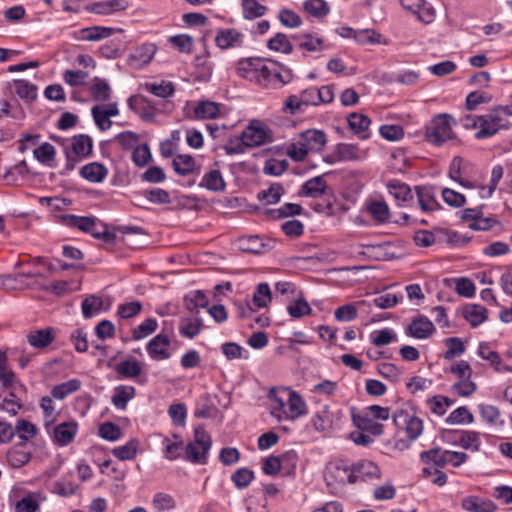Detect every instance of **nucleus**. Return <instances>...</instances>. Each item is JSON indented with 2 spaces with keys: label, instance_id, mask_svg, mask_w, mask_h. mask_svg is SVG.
<instances>
[{
  "label": "nucleus",
  "instance_id": "obj_1",
  "mask_svg": "<svg viewBox=\"0 0 512 512\" xmlns=\"http://www.w3.org/2000/svg\"><path fill=\"white\" fill-rule=\"evenodd\" d=\"M269 396L273 401L271 415L278 421L295 420L305 413L306 405L294 391L285 389L280 395H277L272 389Z\"/></svg>",
  "mask_w": 512,
  "mask_h": 512
},
{
  "label": "nucleus",
  "instance_id": "obj_2",
  "mask_svg": "<svg viewBox=\"0 0 512 512\" xmlns=\"http://www.w3.org/2000/svg\"><path fill=\"white\" fill-rule=\"evenodd\" d=\"M326 141L323 131L309 129L300 133L298 140L289 145L287 154L295 161H303L310 151H320Z\"/></svg>",
  "mask_w": 512,
  "mask_h": 512
},
{
  "label": "nucleus",
  "instance_id": "obj_3",
  "mask_svg": "<svg viewBox=\"0 0 512 512\" xmlns=\"http://www.w3.org/2000/svg\"><path fill=\"white\" fill-rule=\"evenodd\" d=\"M512 115L508 106H499L490 113L478 116V131L475 133L477 139L492 137L500 129L507 128L506 117Z\"/></svg>",
  "mask_w": 512,
  "mask_h": 512
},
{
  "label": "nucleus",
  "instance_id": "obj_4",
  "mask_svg": "<svg viewBox=\"0 0 512 512\" xmlns=\"http://www.w3.org/2000/svg\"><path fill=\"white\" fill-rule=\"evenodd\" d=\"M211 445L212 439L210 435L203 427L198 426L194 432V440L186 445V460L191 463H206Z\"/></svg>",
  "mask_w": 512,
  "mask_h": 512
},
{
  "label": "nucleus",
  "instance_id": "obj_5",
  "mask_svg": "<svg viewBox=\"0 0 512 512\" xmlns=\"http://www.w3.org/2000/svg\"><path fill=\"white\" fill-rule=\"evenodd\" d=\"M453 118L447 114L436 116L426 127L425 136L428 142L437 146L453 138Z\"/></svg>",
  "mask_w": 512,
  "mask_h": 512
},
{
  "label": "nucleus",
  "instance_id": "obj_6",
  "mask_svg": "<svg viewBox=\"0 0 512 512\" xmlns=\"http://www.w3.org/2000/svg\"><path fill=\"white\" fill-rule=\"evenodd\" d=\"M392 419L397 428L405 430L410 441L416 440L423 432V421L408 411L398 410L394 413Z\"/></svg>",
  "mask_w": 512,
  "mask_h": 512
},
{
  "label": "nucleus",
  "instance_id": "obj_7",
  "mask_svg": "<svg viewBox=\"0 0 512 512\" xmlns=\"http://www.w3.org/2000/svg\"><path fill=\"white\" fill-rule=\"evenodd\" d=\"M240 137L247 147H255L272 142V131L260 121H252Z\"/></svg>",
  "mask_w": 512,
  "mask_h": 512
},
{
  "label": "nucleus",
  "instance_id": "obj_8",
  "mask_svg": "<svg viewBox=\"0 0 512 512\" xmlns=\"http://www.w3.org/2000/svg\"><path fill=\"white\" fill-rule=\"evenodd\" d=\"M239 76L263 86L267 66L260 59H245L238 62Z\"/></svg>",
  "mask_w": 512,
  "mask_h": 512
},
{
  "label": "nucleus",
  "instance_id": "obj_9",
  "mask_svg": "<svg viewBox=\"0 0 512 512\" xmlns=\"http://www.w3.org/2000/svg\"><path fill=\"white\" fill-rule=\"evenodd\" d=\"M63 223L68 227H75L80 229L81 231L90 233L93 237L97 239L108 238L109 233L107 231H97L96 227V219L92 216H77V215H63L62 216Z\"/></svg>",
  "mask_w": 512,
  "mask_h": 512
},
{
  "label": "nucleus",
  "instance_id": "obj_10",
  "mask_svg": "<svg viewBox=\"0 0 512 512\" xmlns=\"http://www.w3.org/2000/svg\"><path fill=\"white\" fill-rule=\"evenodd\" d=\"M366 157V152L359 149L356 145L350 143H340L336 145L332 154L325 160L330 164L344 161H359Z\"/></svg>",
  "mask_w": 512,
  "mask_h": 512
},
{
  "label": "nucleus",
  "instance_id": "obj_11",
  "mask_svg": "<svg viewBox=\"0 0 512 512\" xmlns=\"http://www.w3.org/2000/svg\"><path fill=\"white\" fill-rule=\"evenodd\" d=\"M351 474H353V467L349 468L344 460H337L328 467L325 479L328 485H331L332 482L353 484Z\"/></svg>",
  "mask_w": 512,
  "mask_h": 512
},
{
  "label": "nucleus",
  "instance_id": "obj_12",
  "mask_svg": "<svg viewBox=\"0 0 512 512\" xmlns=\"http://www.w3.org/2000/svg\"><path fill=\"white\" fill-rule=\"evenodd\" d=\"M380 469L372 461L361 460L353 465L352 481L353 484L358 481H367L380 478Z\"/></svg>",
  "mask_w": 512,
  "mask_h": 512
},
{
  "label": "nucleus",
  "instance_id": "obj_13",
  "mask_svg": "<svg viewBox=\"0 0 512 512\" xmlns=\"http://www.w3.org/2000/svg\"><path fill=\"white\" fill-rule=\"evenodd\" d=\"M169 346L170 338L168 335L160 333L149 341L146 349L152 359L165 360L170 357Z\"/></svg>",
  "mask_w": 512,
  "mask_h": 512
},
{
  "label": "nucleus",
  "instance_id": "obj_14",
  "mask_svg": "<svg viewBox=\"0 0 512 512\" xmlns=\"http://www.w3.org/2000/svg\"><path fill=\"white\" fill-rule=\"evenodd\" d=\"M78 432V423L75 421L63 422L55 426L53 431L54 441L59 446L70 444Z\"/></svg>",
  "mask_w": 512,
  "mask_h": 512
},
{
  "label": "nucleus",
  "instance_id": "obj_15",
  "mask_svg": "<svg viewBox=\"0 0 512 512\" xmlns=\"http://www.w3.org/2000/svg\"><path fill=\"white\" fill-rule=\"evenodd\" d=\"M156 52V46L151 43H145L138 47L134 53L129 56V65L134 68H142L151 62Z\"/></svg>",
  "mask_w": 512,
  "mask_h": 512
},
{
  "label": "nucleus",
  "instance_id": "obj_16",
  "mask_svg": "<svg viewBox=\"0 0 512 512\" xmlns=\"http://www.w3.org/2000/svg\"><path fill=\"white\" fill-rule=\"evenodd\" d=\"M128 5L127 0H105L91 4L87 9L95 14L109 15L114 12L126 10Z\"/></svg>",
  "mask_w": 512,
  "mask_h": 512
},
{
  "label": "nucleus",
  "instance_id": "obj_17",
  "mask_svg": "<svg viewBox=\"0 0 512 512\" xmlns=\"http://www.w3.org/2000/svg\"><path fill=\"white\" fill-rule=\"evenodd\" d=\"M215 41L221 49L236 48L242 45L243 35L236 29H223L218 32Z\"/></svg>",
  "mask_w": 512,
  "mask_h": 512
},
{
  "label": "nucleus",
  "instance_id": "obj_18",
  "mask_svg": "<svg viewBox=\"0 0 512 512\" xmlns=\"http://www.w3.org/2000/svg\"><path fill=\"white\" fill-rule=\"evenodd\" d=\"M416 194L420 208L424 212H431L440 208V205L435 198V192L433 187L418 186L416 187Z\"/></svg>",
  "mask_w": 512,
  "mask_h": 512
},
{
  "label": "nucleus",
  "instance_id": "obj_19",
  "mask_svg": "<svg viewBox=\"0 0 512 512\" xmlns=\"http://www.w3.org/2000/svg\"><path fill=\"white\" fill-rule=\"evenodd\" d=\"M55 339V332L53 328H44L35 331H31L27 335V342L30 346L43 349L50 345Z\"/></svg>",
  "mask_w": 512,
  "mask_h": 512
},
{
  "label": "nucleus",
  "instance_id": "obj_20",
  "mask_svg": "<svg viewBox=\"0 0 512 512\" xmlns=\"http://www.w3.org/2000/svg\"><path fill=\"white\" fill-rule=\"evenodd\" d=\"M115 371L119 378L137 379L142 373V365L138 360L130 358L116 364Z\"/></svg>",
  "mask_w": 512,
  "mask_h": 512
},
{
  "label": "nucleus",
  "instance_id": "obj_21",
  "mask_svg": "<svg viewBox=\"0 0 512 512\" xmlns=\"http://www.w3.org/2000/svg\"><path fill=\"white\" fill-rule=\"evenodd\" d=\"M434 330V325L428 318L419 317L409 325L407 334L417 339H426Z\"/></svg>",
  "mask_w": 512,
  "mask_h": 512
},
{
  "label": "nucleus",
  "instance_id": "obj_22",
  "mask_svg": "<svg viewBox=\"0 0 512 512\" xmlns=\"http://www.w3.org/2000/svg\"><path fill=\"white\" fill-rule=\"evenodd\" d=\"M31 459V453L26 449V444L20 442L14 445L7 453V461L14 468H20Z\"/></svg>",
  "mask_w": 512,
  "mask_h": 512
},
{
  "label": "nucleus",
  "instance_id": "obj_23",
  "mask_svg": "<svg viewBox=\"0 0 512 512\" xmlns=\"http://www.w3.org/2000/svg\"><path fill=\"white\" fill-rule=\"evenodd\" d=\"M203 328V320L197 315L183 318L179 325V333L186 338L193 339Z\"/></svg>",
  "mask_w": 512,
  "mask_h": 512
},
{
  "label": "nucleus",
  "instance_id": "obj_24",
  "mask_svg": "<svg viewBox=\"0 0 512 512\" xmlns=\"http://www.w3.org/2000/svg\"><path fill=\"white\" fill-rule=\"evenodd\" d=\"M302 212V207L299 204L295 203H285L280 208L276 209H264L262 211L263 215L267 219L278 220L286 217H291L295 215H300Z\"/></svg>",
  "mask_w": 512,
  "mask_h": 512
},
{
  "label": "nucleus",
  "instance_id": "obj_25",
  "mask_svg": "<svg viewBox=\"0 0 512 512\" xmlns=\"http://www.w3.org/2000/svg\"><path fill=\"white\" fill-rule=\"evenodd\" d=\"M107 174V168L98 162L86 164L80 170V175L92 183L102 182L106 178Z\"/></svg>",
  "mask_w": 512,
  "mask_h": 512
},
{
  "label": "nucleus",
  "instance_id": "obj_26",
  "mask_svg": "<svg viewBox=\"0 0 512 512\" xmlns=\"http://www.w3.org/2000/svg\"><path fill=\"white\" fill-rule=\"evenodd\" d=\"M128 107L138 113L144 120H152L153 112L151 111L148 98L143 95H133L127 100Z\"/></svg>",
  "mask_w": 512,
  "mask_h": 512
},
{
  "label": "nucleus",
  "instance_id": "obj_27",
  "mask_svg": "<svg viewBox=\"0 0 512 512\" xmlns=\"http://www.w3.org/2000/svg\"><path fill=\"white\" fill-rule=\"evenodd\" d=\"M135 394L136 390L133 386L119 385L114 389L111 402L117 409L124 410L128 402L135 397Z\"/></svg>",
  "mask_w": 512,
  "mask_h": 512
},
{
  "label": "nucleus",
  "instance_id": "obj_28",
  "mask_svg": "<svg viewBox=\"0 0 512 512\" xmlns=\"http://www.w3.org/2000/svg\"><path fill=\"white\" fill-rule=\"evenodd\" d=\"M117 29L103 26H92L79 31V39L83 41H99L112 36Z\"/></svg>",
  "mask_w": 512,
  "mask_h": 512
},
{
  "label": "nucleus",
  "instance_id": "obj_29",
  "mask_svg": "<svg viewBox=\"0 0 512 512\" xmlns=\"http://www.w3.org/2000/svg\"><path fill=\"white\" fill-rule=\"evenodd\" d=\"M327 189V183L323 175L316 176L307 180L302 186V194L306 197L318 198L322 196Z\"/></svg>",
  "mask_w": 512,
  "mask_h": 512
},
{
  "label": "nucleus",
  "instance_id": "obj_30",
  "mask_svg": "<svg viewBox=\"0 0 512 512\" xmlns=\"http://www.w3.org/2000/svg\"><path fill=\"white\" fill-rule=\"evenodd\" d=\"M462 507L468 512H494L496 510L492 501L474 496L463 499Z\"/></svg>",
  "mask_w": 512,
  "mask_h": 512
},
{
  "label": "nucleus",
  "instance_id": "obj_31",
  "mask_svg": "<svg viewBox=\"0 0 512 512\" xmlns=\"http://www.w3.org/2000/svg\"><path fill=\"white\" fill-rule=\"evenodd\" d=\"M464 318L476 327L487 319V309L478 304H468L463 309Z\"/></svg>",
  "mask_w": 512,
  "mask_h": 512
},
{
  "label": "nucleus",
  "instance_id": "obj_32",
  "mask_svg": "<svg viewBox=\"0 0 512 512\" xmlns=\"http://www.w3.org/2000/svg\"><path fill=\"white\" fill-rule=\"evenodd\" d=\"M267 74H265V81L263 82L264 88L278 89L283 85L289 83L293 75L290 70H287L284 74L276 71H271L267 68Z\"/></svg>",
  "mask_w": 512,
  "mask_h": 512
},
{
  "label": "nucleus",
  "instance_id": "obj_33",
  "mask_svg": "<svg viewBox=\"0 0 512 512\" xmlns=\"http://www.w3.org/2000/svg\"><path fill=\"white\" fill-rule=\"evenodd\" d=\"M91 96L95 101H108L111 98L112 90L109 83L100 77L93 79L90 87Z\"/></svg>",
  "mask_w": 512,
  "mask_h": 512
},
{
  "label": "nucleus",
  "instance_id": "obj_34",
  "mask_svg": "<svg viewBox=\"0 0 512 512\" xmlns=\"http://www.w3.org/2000/svg\"><path fill=\"white\" fill-rule=\"evenodd\" d=\"M93 147L92 139L85 134L75 135L71 139V149L76 156L87 157L91 154Z\"/></svg>",
  "mask_w": 512,
  "mask_h": 512
},
{
  "label": "nucleus",
  "instance_id": "obj_35",
  "mask_svg": "<svg viewBox=\"0 0 512 512\" xmlns=\"http://www.w3.org/2000/svg\"><path fill=\"white\" fill-rule=\"evenodd\" d=\"M296 39L299 40V48L308 52H321L325 49L324 40L316 34L306 33Z\"/></svg>",
  "mask_w": 512,
  "mask_h": 512
},
{
  "label": "nucleus",
  "instance_id": "obj_36",
  "mask_svg": "<svg viewBox=\"0 0 512 512\" xmlns=\"http://www.w3.org/2000/svg\"><path fill=\"white\" fill-rule=\"evenodd\" d=\"M239 247L249 253H262L270 248L269 243H265L259 236L252 235L239 240Z\"/></svg>",
  "mask_w": 512,
  "mask_h": 512
},
{
  "label": "nucleus",
  "instance_id": "obj_37",
  "mask_svg": "<svg viewBox=\"0 0 512 512\" xmlns=\"http://www.w3.org/2000/svg\"><path fill=\"white\" fill-rule=\"evenodd\" d=\"M184 302L186 309L192 314L197 315L199 313V308H205L208 305L206 295L200 290L193 291L186 295Z\"/></svg>",
  "mask_w": 512,
  "mask_h": 512
},
{
  "label": "nucleus",
  "instance_id": "obj_38",
  "mask_svg": "<svg viewBox=\"0 0 512 512\" xmlns=\"http://www.w3.org/2000/svg\"><path fill=\"white\" fill-rule=\"evenodd\" d=\"M448 450L440 448L431 449L421 453V459L426 464H433L437 468H442L448 464Z\"/></svg>",
  "mask_w": 512,
  "mask_h": 512
},
{
  "label": "nucleus",
  "instance_id": "obj_39",
  "mask_svg": "<svg viewBox=\"0 0 512 512\" xmlns=\"http://www.w3.org/2000/svg\"><path fill=\"white\" fill-rule=\"evenodd\" d=\"M334 418V414L324 406L313 417V425L317 431H327L333 427Z\"/></svg>",
  "mask_w": 512,
  "mask_h": 512
},
{
  "label": "nucleus",
  "instance_id": "obj_40",
  "mask_svg": "<svg viewBox=\"0 0 512 512\" xmlns=\"http://www.w3.org/2000/svg\"><path fill=\"white\" fill-rule=\"evenodd\" d=\"M172 166L177 174L186 176L194 171L195 161L190 155L179 154L173 159Z\"/></svg>",
  "mask_w": 512,
  "mask_h": 512
},
{
  "label": "nucleus",
  "instance_id": "obj_41",
  "mask_svg": "<svg viewBox=\"0 0 512 512\" xmlns=\"http://www.w3.org/2000/svg\"><path fill=\"white\" fill-rule=\"evenodd\" d=\"M200 186L211 191H222L225 189V182L219 170H211L203 176Z\"/></svg>",
  "mask_w": 512,
  "mask_h": 512
},
{
  "label": "nucleus",
  "instance_id": "obj_42",
  "mask_svg": "<svg viewBox=\"0 0 512 512\" xmlns=\"http://www.w3.org/2000/svg\"><path fill=\"white\" fill-rule=\"evenodd\" d=\"M80 386L81 382L79 380L72 379L54 386L51 394L54 398L63 400L68 395L76 392Z\"/></svg>",
  "mask_w": 512,
  "mask_h": 512
},
{
  "label": "nucleus",
  "instance_id": "obj_43",
  "mask_svg": "<svg viewBox=\"0 0 512 512\" xmlns=\"http://www.w3.org/2000/svg\"><path fill=\"white\" fill-rule=\"evenodd\" d=\"M103 306V301L100 297L91 295L86 297L81 305L84 318H92L100 313Z\"/></svg>",
  "mask_w": 512,
  "mask_h": 512
},
{
  "label": "nucleus",
  "instance_id": "obj_44",
  "mask_svg": "<svg viewBox=\"0 0 512 512\" xmlns=\"http://www.w3.org/2000/svg\"><path fill=\"white\" fill-rule=\"evenodd\" d=\"M219 113V106L215 102L201 101L194 108L195 117L198 119H213Z\"/></svg>",
  "mask_w": 512,
  "mask_h": 512
},
{
  "label": "nucleus",
  "instance_id": "obj_45",
  "mask_svg": "<svg viewBox=\"0 0 512 512\" xmlns=\"http://www.w3.org/2000/svg\"><path fill=\"white\" fill-rule=\"evenodd\" d=\"M152 506L157 512H167L176 507V501L170 494L159 492L154 495Z\"/></svg>",
  "mask_w": 512,
  "mask_h": 512
},
{
  "label": "nucleus",
  "instance_id": "obj_46",
  "mask_svg": "<svg viewBox=\"0 0 512 512\" xmlns=\"http://www.w3.org/2000/svg\"><path fill=\"white\" fill-rule=\"evenodd\" d=\"M284 194V188L279 183L270 185L268 189L262 190L258 193L257 197L266 204L278 203Z\"/></svg>",
  "mask_w": 512,
  "mask_h": 512
},
{
  "label": "nucleus",
  "instance_id": "obj_47",
  "mask_svg": "<svg viewBox=\"0 0 512 512\" xmlns=\"http://www.w3.org/2000/svg\"><path fill=\"white\" fill-rule=\"evenodd\" d=\"M139 442L136 439H131L123 446L115 447L112 450V454L118 458L119 460H132L136 454L138 449Z\"/></svg>",
  "mask_w": 512,
  "mask_h": 512
},
{
  "label": "nucleus",
  "instance_id": "obj_48",
  "mask_svg": "<svg viewBox=\"0 0 512 512\" xmlns=\"http://www.w3.org/2000/svg\"><path fill=\"white\" fill-rule=\"evenodd\" d=\"M261 0H242L243 15L246 19H254L265 14L267 8L262 5Z\"/></svg>",
  "mask_w": 512,
  "mask_h": 512
},
{
  "label": "nucleus",
  "instance_id": "obj_49",
  "mask_svg": "<svg viewBox=\"0 0 512 512\" xmlns=\"http://www.w3.org/2000/svg\"><path fill=\"white\" fill-rule=\"evenodd\" d=\"M347 30L353 33V38L360 45H374L381 41V35L374 30L364 29L360 31H353L351 28H347Z\"/></svg>",
  "mask_w": 512,
  "mask_h": 512
},
{
  "label": "nucleus",
  "instance_id": "obj_50",
  "mask_svg": "<svg viewBox=\"0 0 512 512\" xmlns=\"http://www.w3.org/2000/svg\"><path fill=\"white\" fill-rule=\"evenodd\" d=\"M267 46L273 51L281 52L284 54H290L293 51V46L290 43L287 35L284 33H277L268 41Z\"/></svg>",
  "mask_w": 512,
  "mask_h": 512
},
{
  "label": "nucleus",
  "instance_id": "obj_51",
  "mask_svg": "<svg viewBox=\"0 0 512 512\" xmlns=\"http://www.w3.org/2000/svg\"><path fill=\"white\" fill-rule=\"evenodd\" d=\"M173 438L175 439L174 442H172L169 438H165L163 440V455L168 460L177 459L181 455V451L183 449V442L179 436L175 434L173 435Z\"/></svg>",
  "mask_w": 512,
  "mask_h": 512
},
{
  "label": "nucleus",
  "instance_id": "obj_52",
  "mask_svg": "<svg viewBox=\"0 0 512 512\" xmlns=\"http://www.w3.org/2000/svg\"><path fill=\"white\" fill-rule=\"evenodd\" d=\"M15 92L22 98L27 100H34L37 97V86L24 79L14 81Z\"/></svg>",
  "mask_w": 512,
  "mask_h": 512
},
{
  "label": "nucleus",
  "instance_id": "obj_53",
  "mask_svg": "<svg viewBox=\"0 0 512 512\" xmlns=\"http://www.w3.org/2000/svg\"><path fill=\"white\" fill-rule=\"evenodd\" d=\"M304 10L313 17L322 18L329 13L330 8L324 0H306Z\"/></svg>",
  "mask_w": 512,
  "mask_h": 512
},
{
  "label": "nucleus",
  "instance_id": "obj_54",
  "mask_svg": "<svg viewBox=\"0 0 512 512\" xmlns=\"http://www.w3.org/2000/svg\"><path fill=\"white\" fill-rule=\"evenodd\" d=\"M389 193L397 200L408 201L412 199V192L408 185L399 181H390L388 183Z\"/></svg>",
  "mask_w": 512,
  "mask_h": 512
},
{
  "label": "nucleus",
  "instance_id": "obj_55",
  "mask_svg": "<svg viewBox=\"0 0 512 512\" xmlns=\"http://www.w3.org/2000/svg\"><path fill=\"white\" fill-rule=\"evenodd\" d=\"M143 88L153 95L161 98H167L174 93V86L171 82L162 81L159 84L145 83Z\"/></svg>",
  "mask_w": 512,
  "mask_h": 512
},
{
  "label": "nucleus",
  "instance_id": "obj_56",
  "mask_svg": "<svg viewBox=\"0 0 512 512\" xmlns=\"http://www.w3.org/2000/svg\"><path fill=\"white\" fill-rule=\"evenodd\" d=\"M271 290L267 283L258 284L253 295V304L258 308H264L271 302Z\"/></svg>",
  "mask_w": 512,
  "mask_h": 512
},
{
  "label": "nucleus",
  "instance_id": "obj_57",
  "mask_svg": "<svg viewBox=\"0 0 512 512\" xmlns=\"http://www.w3.org/2000/svg\"><path fill=\"white\" fill-rule=\"evenodd\" d=\"M254 479V472L248 468H239L232 475L231 480L238 489H244Z\"/></svg>",
  "mask_w": 512,
  "mask_h": 512
},
{
  "label": "nucleus",
  "instance_id": "obj_58",
  "mask_svg": "<svg viewBox=\"0 0 512 512\" xmlns=\"http://www.w3.org/2000/svg\"><path fill=\"white\" fill-rule=\"evenodd\" d=\"M89 74L83 70H65L63 73L64 82L71 87H79L86 83Z\"/></svg>",
  "mask_w": 512,
  "mask_h": 512
},
{
  "label": "nucleus",
  "instance_id": "obj_59",
  "mask_svg": "<svg viewBox=\"0 0 512 512\" xmlns=\"http://www.w3.org/2000/svg\"><path fill=\"white\" fill-rule=\"evenodd\" d=\"M354 422L359 429L368 431L372 435L379 436L383 433V425L373 422V420L367 416H354Z\"/></svg>",
  "mask_w": 512,
  "mask_h": 512
},
{
  "label": "nucleus",
  "instance_id": "obj_60",
  "mask_svg": "<svg viewBox=\"0 0 512 512\" xmlns=\"http://www.w3.org/2000/svg\"><path fill=\"white\" fill-rule=\"evenodd\" d=\"M348 124L354 133L359 134L361 132H365L368 129L371 121L364 114L352 113L348 117Z\"/></svg>",
  "mask_w": 512,
  "mask_h": 512
},
{
  "label": "nucleus",
  "instance_id": "obj_61",
  "mask_svg": "<svg viewBox=\"0 0 512 512\" xmlns=\"http://www.w3.org/2000/svg\"><path fill=\"white\" fill-rule=\"evenodd\" d=\"M473 415L466 407H459L455 409L450 415L446 418V423L455 425V424H464V423H472Z\"/></svg>",
  "mask_w": 512,
  "mask_h": 512
},
{
  "label": "nucleus",
  "instance_id": "obj_62",
  "mask_svg": "<svg viewBox=\"0 0 512 512\" xmlns=\"http://www.w3.org/2000/svg\"><path fill=\"white\" fill-rule=\"evenodd\" d=\"M447 350L444 353L446 360H451L456 356H460L465 351V346L460 338L451 337L446 339Z\"/></svg>",
  "mask_w": 512,
  "mask_h": 512
},
{
  "label": "nucleus",
  "instance_id": "obj_63",
  "mask_svg": "<svg viewBox=\"0 0 512 512\" xmlns=\"http://www.w3.org/2000/svg\"><path fill=\"white\" fill-rule=\"evenodd\" d=\"M287 311L292 318H301L309 315L312 310L308 302L300 298L288 305Z\"/></svg>",
  "mask_w": 512,
  "mask_h": 512
},
{
  "label": "nucleus",
  "instance_id": "obj_64",
  "mask_svg": "<svg viewBox=\"0 0 512 512\" xmlns=\"http://www.w3.org/2000/svg\"><path fill=\"white\" fill-rule=\"evenodd\" d=\"M55 148L48 142L43 143L38 148L34 149V157L41 163H49L55 158Z\"/></svg>",
  "mask_w": 512,
  "mask_h": 512
}]
</instances>
